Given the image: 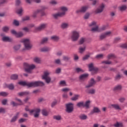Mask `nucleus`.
I'll list each match as a JSON object with an SVG mask.
<instances>
[{
	"label": "nucleus",
	"mask_w": 127,
	"mask_h": 127,
	"mask_svg": "<svg viewBox=\"0 0 127 127\" xmlns=\"http://www.w3.org/2000/svg\"><path fill=\"white\" fill-rule=\"evenodd\" d=\"M103 57H104V55H103V54H99V55H97L96 56V58H97V59H100L101 58H103Z\"/></svg>",
	"instance_id": "nucleus-54"
},
{
	"label": "nucleus",
	"mask_w": 127,
	"mask_h": 127,
	"mask_svg": "<svg viewBox=\"0 0 127 127\" xmlns=\"http://www.w3.org/2000/svg\"><path fill=\"white\" fill-rule=\"evenodd\" d=\"M42 113L43 116H45V117H47V116H48V112H47V110L46 109H43Z\"/></svg>",
	"instance_id": "nucleus-37"
},
{
	"label": "nucleus",
	"mask_w": 127,
	"mask_h": 127,
	"mask_svg": "<svg viewBox=\"0 0 127 127\" xmlns=\"http://www.w3.org/2000/svg\"><path fill=\"white\" fill-rule=\"evenodd\" d=\"M100 112H101V110H100V109H99L98 107H94L92 111L90 113V114L93 115V114L98 113H100Z\"/></svg>",
	"instance_id": "nucleus-19"
},
{
	"label": "nucleus",
	"mask_w": 127,
	"mask_h": 127,
	"mask_svg": "<svg viewBox=\"0 0 127 127\" xmlns=\"http://www.w3.org/2000/svg\"><path fill=\"white\" fill-rule=\"evenodd\" d=\"M116 57V56L113 54H111L108 55V59H114Z\"/></svg>",
	"instance_id": "nucleus-44"
},
{
	"label": "nucleus",
	"mask_w": 127,
	"mask_h": 127,
	"mask_svg": "<svg viewBox=\"0 0 127 127\" xmlns=\"http://www.w3.org/2000/svg\"><path fill=\"white\" fill-rule=\"evenodd\" d=\"M39 12L42 13V12H43V11L42 10H37V11H35L33 14V17H36L37 13H39Z\"/></svg>",
	"instance_id": "nucleus-27"
},
{
	"label": "nucleus",
	"mask_w": 127,
	"mask_h": 127,
	"mask_svg": "<svg viewBox=\"0 0 127 127\" xmlns=\"http://www.w3.org/2000/svg\"><path fill=\"white\" fill-rule=\"evenodd\" d=\"M87 94H90L91 95H94L96 94V89L94 88L87 89L85 90Z\"/></svg>",
	"instance_id": "nucleus-18"
},
{
	"label": "nucleus",
	"mask_w": 127,
	"mask_h": 127,
	"mask_svg": "<svg viewBox=\"0 0 127 127\" xmlns=\"http://www.w3.org/2000/svg\"><path fill=\"white\" fill-rule=\"evenodd\" d=\"M55 62L56 64H60L61 61L60 59H57L55 61Z\"/></svg>",
	"instance_id": "nucleus-64"
},
{
	"label": "nucleus",
	"mask_w": 127,
	"mask_h": 127,
	"mask_svg": "<svg viewBox=\"0 0 127 127\" xmlns=\"http://www.w3.org/2000/svg\"><path fill=\"white\" fill-rule=\"evenodd\" d=\"M50 75V72L48 71H46L44 72V75L42 76V79L45 80L47 84H49L51 82V77L49 76Z\"/></svg>",
	"instance_id": "nucleus-5"
},
{
	"label": "nucleus",
	"mask_w": 127,
	"mask_h": 127,
	"mask_svg": "<svg viewBox=\"0 0 127 127\" xmlns=\"http://www.w3.org/2000/svg\"><path fill=\"white\" fill-rule=\"evenodd\" d=\"M111 107L115 110H117V111H122V110H123V109L119 104H111Z\"/></svg>",
	"instance_id": "nucleus-15"
},
{
	"label": "nucleus",
	"mask_w": 127,
	"mask_h": 127,
	"mask_svg": "<svg viewBox=\"0 0 127 127\" xmlns=\"http://www.w3.org/2000/svg\"><path fill=\"white\" fill-rule=\"evenodd\" d=\"M28 94H29V92H23L18 93V95L20 97H22V96H25L26 95H28Z\"/></svg>",
	"instance_id": "nucleus-32"
},
{
	"label": "nucleus",
	"mask_w": 127,
	"mask_h": 127,
	"mask_svg": "<svg viewBox=\"0 0 127 127\" xmlns=\"http://www.w3.org/2000/svg\"><path fill=\"white\" fill-rule=\"evenodd\" d=\"M19 85L21 86H27L29 88L31 87H38V86H44V83L42 81H33L31 82L25 81H20L18 82Z\"/></svg>",
	"instance_id": "nucleus-1"
},
{
	"label": "nucleus",
	"mask_w": 127,
	"mask_h": 127,
	"mask_svg": "<svg viewBox=\"0 0 127 127\" xmlns=\"http://www.w3.org/2000/svg\"><path fill=\"white\" fill-rule=\"evenodd\" d=\"M51 39L53 41H58L59 40V37L57 36H52L51 37Z\"/></svg>",
	"instance_id": "nucleus-31"
},
{
	"label": "nucleus",
	"mask_w": 127,
	"mask_h": 127,
	"mask_svg": "<svg viewBox=\"0 0 127 127\" xmlns=\"http://www.w3.org/2000/svg\"><path fill=\"white\" fill-rule=\"evenodd\" d=\"M89 8V6L85 5L82 6L80 8L76 11L77 13H85L88 9Z\"/></svg>",
	"instance_id": "nucleus-11"
},
{
	"label": "nucleus",
	"mask_w": 127,
	"mask_h": 127,
	"mask_svg": "<svg viewBox=\"0 0 127 127\" xmlns=\"http://www.w3.org/2000/svg\"><path fill=\"white\" fill-rule=\"evenodd\" d=\"M89 106H90V101L88 100L85 102V104H84L83 107H85L86 109H89Z\"/></svg>",
	"instance_id": "nucleus-43"
},
{
	"label": "nucleus",
	"mask_w": 127,
	"mask_h": 127,
	"mask_svg": "<svg viewBox=\"0 0 127 127\" xmlns=\"http://www.w3.org/2000/svg\"><path fill=\"white\" fill-rule=\"evenodd\" d=\"M0 113L4 114V113H5V109L3 108H0Z\"/></svg>",
	"instance_id": "nucleus-58"
},
{
	"label": "nucleus",
	"mask_w": 127,
	"mask_h": 127,
	"mask_svg": "<svg viewBox=\"0 0 127 127\" xmlns=\"http://www.w3.org/2000/svg\"><path fill=\"white\" fill-rule=\"evenodd\" d=\"M21 46H20V45H15L13 47V49L14 50H15V51H17V50H18L19 49H20Z\"/></svg>",
	"instance_id": "nucleus-39"
},
{
	"label": "nucleus",
	"mask_w": 127,
	"mask_h": 127,
	"mask_svg": "<svg viewBox=\"0 0 127 127\" xmlns=\"http://www.w3.org/2000/svg\"><path fill=\"white\" fill-rule=\"evenodd\" d=\"M17 78H18L17 74H12L10 76L11 80H17Z\"/></svg>",
	"instance_id": "nucleus-34"
},
{
	"label": "nucleus",
	"mask_w": 127,
	"mask_h": 127,
	"mask_svg": "<svg viewBox=\"0 0 127 127\" xmlns=\"http://www.w3.org/2000/svg\"><path fill=\"white\" fill-rule=\"evenodd\" d=\"M18 116H19V113H17L15 116H14L12 119L11 120V123H14L17 118H18Z\"/></svg>",
	"instance_id": "nucleus-25"
},
{
	"label": "nucleus",
	"mask_w": 127,
	"mask_h": 127,
	"mask_svg": "<svg viewBox=\"0 0 127 127\" xmlns=\"http://www.w3.org/2000/svg\"><path fill=\"white\" fill-rule=\"evenodd\" d=\"M112 34V32L108 31L106 33L102 34L100 35V39H104V38H106L107 36H110Z\"/></svg>",
	"instance_id": "nucleus-16"
},
{
	"label": "nucleus",
	"mask_w": 127,
	"mask_h": 127,
	"mask_svg": "<svg viewBox=\"0 0 127 127\" xmlns=\"http://www.w3.org/2000/svg\"><path fill=\"white\" fill-rule=\"evenodd\" d=\"M89 26H93L91 29V31L93 32H101V30L100 28H99V26L97 25V22L93 21L90 24H89Z\"/></svg>",
	"instance_id": "nucleus-8"
},
{
	"label": "nucleus",
	"mask_w": 127,
	"mask_h": 127,
	"mask_svg": "<svg viewBox=\"0 0 127 127\" xmlns=\"http://www.w3.org/2000/svg\"><path fill=\"white\" fill-rule=\"evenodd\" d=\"M114 41L115 42H118L119 41H121V37H118L115 38L114 39Z\"/></svg>",
	"instance_id": "nucleus-57"
},
{
	"label": "nucleus",
	"mask_w": 127,
	"mask_h": 127,
	"mask_svg": "<svg viewBox=\"0 0 127 127\" xmlns=\"http://www.w3.org/2000/svg\"><path fill=\"white\" fill-rule=\"evenodd\" d=\"M96 83H97V81L95 80L94 78H91L88 83V84L85 86V88L88 89V88H91V87H93L96 85Z\"/></svg>",
	"instance_id": "nucleus-12"
},
{
	"label": "nucleus",
	"mask_w": 127,
	"mask_h": 127,
	"mask_svg": "<svg viewBox=\"0 0 127 127\" xmlns=\"http://www.w3.org/2000/svg\"><path fill=\"white\" fill-rule=\"evenodd\" d=\"M88 68L89 71H91V73L92 75H94V74H96L98 71H99V69L97 67H94V64L92 63L88 64Z\"/></svg>",
	"instance_id": "nucleus-9"
},
{
	"label": "nucleus",
	"mask_w": 127,
	"mask_h": 127,
	"mask_svg": "<svg viewBox=\"0 0 127 127\" xmlns=\"http://www.w3.org/2000/svg\"><path fill=\"white\" fill-rule=\"evenodd\" d=\"M26 20H29V16H27L22 18L23 21H25Z\"/></svg>",
	"instance_id": "nucleus-56"
},
{
	"label": "nucleus",
	"mask_w": 127,
	"mask_h": 127,
	"mask_svg": "<svg viewBox=\"0 0 127 127\" xmlns=\"http://www.w3.org/2000/svg\"><path fill=\"white\" fill-rule=\"evenodd\" d=\"M46 27V24H41L40 26L37 28H36V30L38 31H40L41 30H43L44 28Z\"/></svg>",
	"instance_id": "nucleus-20"
},
{
	"label": "nucleus",
	"mask_w": 127,
	"mask_h": 127,
	"mask_svg": "<svg viewBox=\"0 0 127 127\" xmlns=\"http://www.w3.org/2000/svg\"><path fill=\"white\" fill-rule=\"evenodd\" d=\"M75 71L77 73H80V72H84V70H83V69H82V68L80 67H77L76 68H75Z\"/></svg>",
	"instance_id": "nucleus-46"
},
{
	"label": "nucleus",
	"mask_w": 127,
	"mask_h": 127,
	"mask_svg": "<svg viewBox=\"0 0 127 127\" xmlns=\"http://www.w3.org/2000/svg\"><path fill=\"white\" fill-rule=\"evenodd\" d=\"M86 50V46H84L83 47H80L79 48V53L82 54L83 52H85Z\"/></svg>",
	"instance_id": "nucleus-28"
},
{
	"label": "nucleus",
	"mask_w": 127,
	"mask_h": 127,
	"mask_svg": "<svg viewBox=\"0 0 127 127\" xmlns=\"http://www.w3.org/2000/svg\"><path fill=\"white\" fill-rule=\"evenodd\" d=\"M87 118L88 117L84 114H82L79 116V118L80 119V120H87Z\"/></svg>",
	"instance_id": "nucleus-36"
},
{
	"label": "nucleus",
	"mask_w": 127,
	"mask_h": 127,
	"mask_svg": "<svg viewBox=\"0 0 127 127\" xmlns=\"http://www.w3.org/2000/svg\"><path fill=\"white\" fill-rule=\"evenodd\" d=\"M65 106L66 112H67V113H70L73 112V110H74V105L72 103H69L67 104H66Z\"/></svg>",
	"instance_id": "nucleus-10"
},
{
	"label": "nucleus",
	"mask_w": 127,
	"mask_h": 127,
	"mask_svg": "<svg viewBox=\"0 0 127 127\" xmlns=\"http://www.w3.org/2000/svg\"><path fill=\"white\" fill-rule=\"evenodd\" d=\"M69 59L70 57L68 56H64L63 57V60H64V61H68V60H69Z\"/></svg>",
	"instance_id": "nucleus-52"
},
{
	"label": "nucleus",
	"mask_w": 127,
	"mask_h": 127,
	"mask_svg": "<svg viewBox=\"0 0 127 127\" xmlns=\"http://www.w3.org/2000/svg\"><path fill=\"white\" fill-rule=\"evenodd\" d=\"M2 41L7 42H11L12 40L8 37L4 36L2 38Z\"/></svg>",
	"instance_id": "nucleus-21"
},
{
	"label": "nucleus",
	"mask_w": 127,
	"mask_h": 127,
	"mask_svg": "<svg viewBox=\"0 0 127 127\" xmlns=\"http://www.w3.org/2000/svg\"><path fill=\"white\" fill-rule=\"evenodd\" d=\"M90 57V56L89 55H86L83 58V60H87Z\"/></svg>",
	"instance_id": "nucleus-62"
},
{
	"label": "nucleus",
	"mask_w": 127,
	"mask_h": 127,
	"mask_svg": "<svg viewBox=\"0 0 127 127\" xmlns=\"http://www.w3.org/2000/svg\"><path fill=\"white\" fill-rule=\"evenodd\" d=\"M24 66L25 67V70L27 73H31V72H32V70L35 68V65H30L27 63H24Z\"/></svg>",
	"instance_id": "nucleus-6"
},
{
	"label": "nucleus",
	"mask_w": 127,
	"mask_h": 127,
	"mask_svg": "<svg viewBox=\"0 0 127 127\" xmlns=\"http://www.w3.org/2000/svg\"><path fill=\"white\" fill-rule=\"evenodd\" d=\"M62 91L63 92H64V93H66L67 92H69V91H70V89L65 88L63 89Z\"/></svg>",
	"instance_id": "nucleus-59"
},
{
	"label": "nucleus",
	"mask_w": 127,
	"mask_h": 127,
	"mask_svg": "<svg viewBox=\"0 0 127 127\" xmlns=\"http://www.w3.org/2000/svg\"><path fill=\"white\" fill-rule=\"evenodd\" d=\"M60 85L62 86L63 87H65V86H67L66 84V81L65 80H62L60 82Z\"/></svg>",
	"instance_id": "nucleus-38"
},
{
	"label": "nucleus",
	"mask_w": 127,
	"mask_h": 127,
	"mask_svg": "<svg viewBox=\"0 0 127 127\" xmlns=\"http://www.w3.org/2000/svg\"><path fill=\"white\" fill-rule=\"evenodd\" d=\"M22 12H23V9L22 7H20L16 10V13L20 15H21V13H22Z\"/></svg>",
	"instance_id": "nucleus-35"
},
{
	"label": "nucleus",
	"mask_w": 127,
	"mask_h": 127,
	"mask_svg": "<svg viewBox=\"0 0 127 127\" xmlns=\"http://www.w3.org/2000/svg\"><path fill=\"white\" fill-rule=\"evenodd\" d=\"M105 8V4L102 3L98 8H97L95 11V13H101V12H103L104 9Z\"/></svg>",
	"instance_id": "nucleus-14"
},
{
	"label": "nucleus",
	"mask_w": 127,
	"mask_h": 127,
	"mask_svg": "<svg viewBox=\"0 0 127 127\" xmlns=\"http://www.w3.org/2000/svg\"><path fill=\"white\" fill-rule=\"evenodd\" d=\"M77 106L79 107H84V102H79L77 104Z\"/></svg>",
	"instance_id": "nucleus-53"
},
{
	"label": "nucleus",
	"mask_w": 127,
	"mask_h": 127,
	"mask_svg": "<svg viewBox=\"0 0 127 127\" xmlns=\"http://www.w3.org/2000/svg\"><path fill=\"white\" fill-rule=\"evenodd\" d=\"M126 101V98L125 97H121L119 99V101L120 103H124Z\"/></svg>",
	"instance_id": "nucleus-50"
},
{
	"label": "nucleus",
	"mask_w": 127,
	"mask_h": 127,
	"mask_svg": "<svg viewBox=\"0 0 127 127\" xmlns=\"http://www.w3.org/2000/svg\"><path fill=\"white\" fill-rule=\"evenodd\" d=\"M121 78H122V75L120 73H118L115 76V79L116 80H120V79H121Z\"/></svg>",
	"instance_id": "nucleus-45"
},
{
	"label": "nucleus",
	"mask_w": 127,
	"mask_h": 127,
	"mask_svg": "<svg viewBox=\"0 0 127 127\" xmlns=\"http://www.w3.org/2000/svg\"><path fill=\"white\" fill-rule=\"evenodd\" d=\"M86 40L87 39L86 38L82 37L79 39L78 43L80 45H82V44H84V42H86Z\"/></svg>",
	"instance_id": "nucleus-22"
},
{
	"label": "nucleus",
	"mask_w": 127,
	"mask_h": 127,
	"mask_svg": "<svg viewBox=\"0 0 127 127\" xmlns=\"http://www.w3.org/2000/svg\"><path fill=\"white\" fill-rule=\"evenodd\" d=\"M8 88L9 90H13V89H14V86L12 84H9L8 85Z\"/></svg>",
	"instance_id": "nucleus-51"
},
{
	"label": "nucleus",
	"mask_w": 127,
	"mask_h": 127,
	"mask_svg": "<svg viewBox=\"0 0 127 127\" xmlns=\"http://www.w3.org/2000/svg\"><path fill=\"white\" fill-rule=\"evenodd\" d=\"M114 126L115 127H123V124L122 122H117Z\"/></svg>",
	"instance_id": "nucleus-29"
},
{
	"label": "nucleus",
	"mask_w": 127,
	"mask_h": 127,
	"mask_svg": "<svg viewBox=\"0 0 127 127\" xmlns=\"http://www.w3.org/2000/svg\"><path fill=\"white\" fill-rule=\"evenodd\" d=\"M11 33L13 34V35L17 38H19V37H22V36H23V33H22V32H17L14 30H12L11 31Z\"/></svg>",
	"instance_id": "nucleus-13"
},
{
	"label": "nucleus",
	"mask_w": 127,
	"mask_h": 127,
	"mask_svg": "<svg viewBox=\"0 0 127 127\" xmlns=\"http://www.w3.org/2000/svg\"><path fill=\"white\" fill-rule=\"evenodd\" d=\"M79 97L80 95H75L72 98H71L72 101H77L79 99Z\"/></svg>",
	"instance_id": "nucleus-41"
},
{
	"label": "nucleus",
	"mask_w": 127,
	"mask_h": 127,
	"mask_svg": "<svg viewBox=\"0 0 127 127\" xmlns=\"http://www.w3.org/2000/svg\"><path fill=\"white\" fill-rule=\"evenodd\" d=\"M119 8L121 11H125L126 9L127 8V6L126 5H122L119 7Z\"/></svg>",
	"instance_id": "nucleus-26"
},
{
	"label": "nucleus",
	"mask_w": 127,
	"mask_h": 127,
	"mask_svg": "<svg viewBox=\"0 0 127 127\" xmlns=\"http://www.w3.org/2000/svg\"><path fill=\"white\" fill-rule=\"evenodd\" d=\"M56 55L57 56H61L62 55V51H59L57 53Z\"/></svg>",
	"instance_id": "nucleus-63"
},
{
	"label": "nucleus",
	"mask_w": 127,
	"mask_h": 127,
	"mask_svg": "<svg viewBox=\"0 0 127 127\" xmlns=\"http://www.w3.org/2000/svg\"><path fill=\"white\" fill-rule=\"evenodd\" d=\"M62 28H67L69 26V24L67 23H63L61 25Z\"/></svg>",
	"instance_id": "nucleus-40"
},
{
	"label": "nucleus",
	"mask_w": 127,
	"mask_h": 127,
	"mask_svg": "<svg viewBox=\"0 0 127 127\" xmlns=\"http://www.w3.org/2000/svg\"><path fill=\"white\" fill-rule=\"evenodd\" d=\"M7 95H8V93H7V92H0V96H2L3 97H6Z\"/></svg>",
	"instance_id": "nucleus-47"
},
{
	"label": "nucleus",
	"mask_w": 127,
	"mask_h": 127,
	"mask_svg": "<svg viewBox=\"0 0 127 127\" xmlns=\"http://www.w3.org/2000/svg\"><path fill=\"white\" fill-rule=\"evenodd\" d=\"M122 87L121 85H117L113 88V91H121V90H122Z\"/></svg>",
	"instance_id": "nucleus-24"
},
{
	"label": "nucleus",
	"mask_w": 127,
	"mask_h": 127,
	"mask_svg": "<svg viewBox=\"0 0 127 127\" xmlns=\"http://www.w3.org/2000/svg\"><path fill=\"white\" fill-rule=\"evenodd\" d=\"M26 112H29L30 114H34L35 118H38L39 117V113H40V109L36 108L32 110H29L28 107H26L25 109Z\"/></svg>",
	"instance_id": "nucleus-4"
},
{
	"label": "nucleus",
	"mask_w": 127,
	"mask_h": 127,
	"mask_svg": "<svg viewBox=\"0 0 127 127\" xmlns=\"http://www.w3.org/2000/svg\"><path fill=\"white\" fill-rule=\"evenodd\" d=\"M102 63L104 64H106L107 65H110V64H112V62H111L109 60H107V61H105L102 62Z\"/></svg>",
	"instance_id": "nucleus-49"
},
{
	"label": "nucleus",
	"mask_w": 127,
	"mask_h": 127,
	"mask_svg": "<svg viewBox=\"0 0 127 127\" xmlns=\"http://www.w3.org/2000/svg\"><path fill=\"white\" fill-rule=\"evenodd\" d=\"M47 41H48V38H43L41 41V44H44V43H47Z\"/></svg>",
	"instance_id": "nucleus-33"
},
{
	"label": "nucleus",
	"mask_w": 127,
	"mask_h": 127,
	"mask_svg": "<svg viewBox=\"0 0 127 127\" xmlns=\"http://www.w3.org/2000/svg\"><path fill=\"white\" fill-rule=\"evenodd\" d=\"M50 48L48 47H44L43 48H41L40 51L41 52H48V51H50Z\"/></svg>",
	"instance_id": "nucleus-23"
},
{
	"label": "nucleus",
	"mask_w": 127,
	"mask_h": 127,
	"mask_svg": "<svg viewBox=\"0 0 127 127\" xmlns=\"http://www.w3.org/2000/svg\"><path fill=\"white\" fill-rule=\"evenodd\" d=\"M90 17V13L87 12L84 16V19H88Z\"/></svg>",
	"instance_id": "nucleus-48"
},
{
	"label": "nucleus",
	"mask_w": 127,
	"mask_h": 127,
	"mask_svg": "<svg viewBox=\"0 0 127 127\" xmlns=\"http://www.w3.org/2000/svg\"><path fill=\"white\" fill-rule=\"evenodd\" d=\"M8 27H4L2 29L3 31H4V32H7V31H8Z\"/></svg>",
	"instance_id": "nucleus-61"
},
{
	"label": "nucleus",
	"mask_w": 127,
	"mask_h": 127,
	"mask_svg": "<svg viewBox=\"0 0 127 127\" xmlns=\"http://www.w3.org/2000/svg\"><path fill=\"white\" fill-rule=\"evenodd\" d=\"M20 42L23 43L25 48L27 50L29 49H31L32 47V45L30 43V40L28 39H23L21 40Z\"/></svg>",
	"instance_id": "nucleus-3"
},
{
	"label": "nucleus",
	"mask_w": 127,
	"mask_h": 127,
	"mask_svg": "<svg viewBox=\"0 0 127 127\" xmlns=\"http://www.w3.org/2000/svg\"><path fill=\"white\" fill-rule=\"evenodd\" d=\"M80 37V32L77 31H73L71 32L70 38L72 41H77Z\"/></svg>",
	"instance_id": "nucleus-7"
},
{
	"label": "nucleus",
	"mask_w": 127,
	"mask_h": 127,
	"mask_svg": "<svg viewBox=\"0 0 127 127\" xmlns=\"http://www.w3.org/2000/svg\"><path fill=\"white\" fill-rule=\"evenodd\" d=\"M53 118L54 119L56 120V121H61V120H62V117L60 115H55Z\"/></svg>",
	"instance_id": "nucleus-30"
},
{
	"label": "nucleus",
	"mask_w": 127,
	"mask_h": 127,
	"mask_svg": "<svg viewBox=\"0 0 127 127\" xmlns=\"http://www.w3.org/2000/svg\"><path fill=\"white\" fill-rule=\"evenodd\" d=\"M89 77V74L85 73L81 74L79 77V79L80 81H85Z\"/></svg>",
	"instance_id": "nucleus-17"
},
{
	"label": "nucleus",
	"mask_w": 127,
	"mask_h": 127,
	"mask_svg": "<svg viewBox=\"0 0 127 127\" xmlns=\"http://www.w3.org/2000/svg\"><path fill=\"white\" fill-rule=\"evenodd\" d=\"M61 10L62 12H59L56 14L53 15L54 17L55 18H57L58 17H61V16H64L65 15V13H66V11L68 10V8L66 7H61Z\"/></svg>",
	"instance_id": "nucleus-2"
},
{
	"label": "nucleus",
	"mask_w": 127,
	"mask_h": 127,
	"mask_svg": "<svg viewBox=\"0 0 127 127\" xmlns=\"http://www.w3.org/2000/svg\"><path fill=\"white\" fill-rule=\"evenodd\" d=\"M121 47H122V48H126L127 49V43L121 45Z\"/></svg>",
	"instance_id": "nucleus-60"
},
{
	"label": "nucleus",
	"mask_w": 127,
	"mask_h": 127,
	"mask_svg": "<svg viewBox=\"0 0 127 127\" xmlns=\"http://www.w3.org/2000/svg\"><path fill=\"white\" fill-rule=\"evenodd\" d=\"M13 24L14 25H16V26H18L19 25V22L16 20H15L13 21Z\"/></svg>",
	"instance_id": "nucleus-55"
},
{
	"label": "nucleus",
	"mask_w": 127,
	"mask_h": 127,
	"mask_svg": "<svg viewBox=\"0 0 127 127\" xmlns=\"http://www.w3.org/2000/svg\"><path fill=\"white\" fill-rule=\"evenodd\" d=\"M34 61L36 63L39 64L41 62V60L40 59V58L36 57L34 59Z\"/></svg>",
	"instance_id": "nucleus-42"
}]
</instances>
